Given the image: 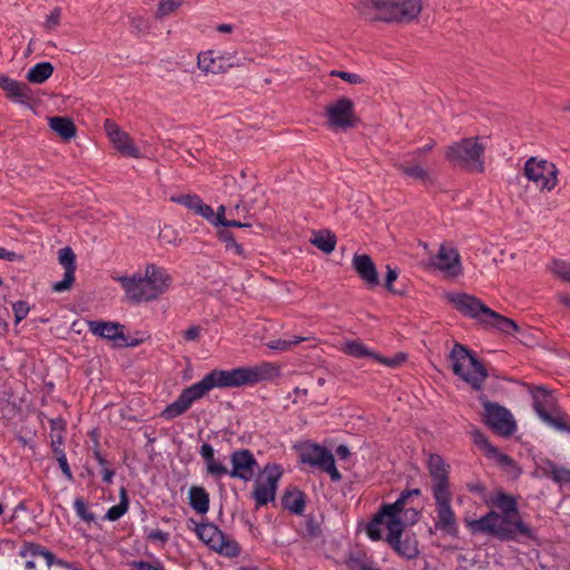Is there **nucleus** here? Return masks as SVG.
<instances>
[{
  "instance_id": "obj_4",
  "label": "nucleus",
  "mask_w": 570,
  "mask_h": 570,
  "mask_svg": "<svg viewBox=\"0 0 570 570\" xmlns=\"http://www.w3.org/2000/svg\"><path fill=\"white\" fill-rule=\"evenodd\" d=\"M199 453L205 462L207 474L215 480L229 475L247 482L253 479L258 468L257 460L248 449H239L230 453V470L215 458L214 449L209 443H203Z\"/></svg>"
},
{
  "instance_id": "obj_58",
  "label": "nucleus",
  "mask_w": 570,
  "mask_h": 570,
  "mask_svg": "<svg viewBox=\"0 0 570 570\" xmlns=\"http://www.w3.org/2000/svg\"><path fill=\"white\" fill-rule=\"evenodd\" d=\"M50 433L63 434L66 431V420L61 416H57L49 420Z\"/></svg>"
},
{
  "instance_id": "obj_1",
  "label": "nucleus",
  "mask_w": 570,
  "mask_h": 570,
  "mask_svg": "<svg viewBox=\"0 0 570 570\" xmlns=\"http://www.w3.org/2000/svg\"><path fill=\"white\" fill-rule=\"evenodd\" d=\"M429 472L432 479V495L435 501L434 529L444 534L456 537L459 525L452 509V491L450 489L449 465L439 454H431Z\"/></svg>"
},
{
  "instance_id": "obj_15",
  "label": "nucleus",
  "mask_w": 570,
  "mask_h": 570,
  "mask_svg": "<svg viewBox=\"0 0 570 570\" xmlns=\"http://www.w3.org/2000/svg\"><path fill=\"white\" fill-rule=\"evenodd\" d=\"M197 66L206 75H217L239 66V61L235 52L220 53L215 50H208L197 56Z\"/></svg>"
},
{
  "instance_id": "obj_28",
  "label": "nucleus",
  "mask_w": 570,
  "mask_h": 570,
  "mask_svg": "<svg viewBox=\"0 0 570 570\" xmlns=\"http://www.w3.org/2000/svg\"><path fill=\"white\" fill-rule=\"evenodd\" d=\"M217 237L225 244V250L238 257L240 261H245L249 257V253L245 249L244 244L239 242L240 237L234 235L228 229H219Z\"/></svg>"
},
{
  "instance_id": "obj_14",
  "label": "nucleus",
  "mask_w": 570,
  "mask_h": 570,
  "mask_svg": "<svg viewBox=\"0 0 570 570\" xmlns=\"http://www.w3.org/2000/svg\"><path fill=\"white\" fill-rule=\"evenodd\" d=\"M387 529L386 541L394 551L406 559H413L419 554L417 541L414 537L403 535V523L401 520H393Z\"/></svg>"
},
{
  "instance_id": "obj_49",
  "label": "nucleus",
  "mask_w": 570,
  "mask_h": 570,
  "mask_svg": "<svg viewBox=\"0 0 570 570\" xmlns=\"http://www.w3.org/2000/svg\"><path fill=\"white\" fill-rule=\"evenodd\" d=\"M12 311L14 315V323L19 324L28 316L30 312V305L26 301H17L12 304Z\"/></svg>"
},
{
  "instance_id": "obj_18",
  "label": "nucleus",
  "mask_w": 570,
  "mask_h": 570,
  "mask_svg": "<svg viewBox=\"0 0 570 570\" xmlns=\"http://www.w3.org/2000/svg\"><path fill=\"white\" fill-rule=\"evenodd\" d=\"M205 396L204 391L199 383H194L190 386L184 389L178 397L168 404L161 412V417L165 420H174L179 415L184 414L190 409L194 402Z\"/></svg>"
},
{
  "instance_id": "obj_43",
  "label": "nucleus",
  "mask_w": 570,
  "mask_h": 570,
  "mask_svg": "<svg viewBox=\"0 0 570 570\" xmlns=\"http://www.w3.org/2000/svg\"><path fill=\"white\" fill-rule=\"evenodd\" d=\"M343 351L353 357H372L374 358L375 352L368 350L361 341H348L345 343Z\"/></svg>"
},
{
  "instance_id": "obj_24",
  "label": "nucleus",
  "mask_w": 570,
  "mask_h": 570,
  "mask_svg": "<svg viewBox=\"0 0 570 570\" xmlns=\"http://www.w3.org/2000/svg\"><path fill=\"white\" fill-rule=\"evenodd\" d=\"M124 288L127 298L134 303L151 302L153 297L148 296L147 284L141 274L132 276H119L115 278Z\"/></svg>"
},
{
  "instance_id": "obj_52",
  "label": "nucleus",
  "mask_w": 570,
  "mask_h": 570,
  "mask_svg": "<svg viewBox=\"0 0 570 570\" xmlns=\"http://www.w3.org/2000/svg\"><path fill=\"white\" fill-rule=\"evenodd\" d=\"M401 514L403 518L401 519L403 527L406 524L412 525L419 521L421 517V511L414 507H409L404 511H402Z\"/></svg>"
},
{
  "instance_id": "obj_7",
  "label": "nucleus",
  "mask_w": 570,
  "mask_h": 570,
  "mask_svg": "<svg viewBox=\"0 0 570 570\" xmlns=\"http://www.w3.org/2000/svg\"><path fill=\"white\" fill-rule=\"evenodd\" d=\"M484 150L485 147L480 142V137H470L449 146L444 155L453 166L483 173L485 169Z\"/></svg>"
},
{
  "instance_id": "obj_63",
  "label": "nucleus",
  "mask_w": 570,
  "mask_h": 570,
  "mask_svg": "<svg viewBox=\"0 0 570 570\" xmlns=\"http://www.w3.org/2000/svg\"><path fill=\"white\" fill-rule=\"evenodd\" d=\"M293 395H294V399H293V403L294 404L304 403L306 401L307 395H308V390L307 389L295 387L293 390Z\"/></svg>"
},
{
  "instance_id": "obj_30",
  "label": "nucleus",
  "mask_w": 570,
  "mask_h": 570,
  "mask_svg": "<svg viewBox=\"0 0 570 570\" xmlns=\"http://www.w3.org/2000/svg\"><path fill=\"white\" fill-rule=\"evenodd\" d=\"M282 505L289 512L301 515L306 505V495L297 488H287L282 497Z\"/></svg>"
},
{
  "instance_id": "obj_46",
  "label": "nucleus",
  "mask_w": 570,
  "mask_h": 570,
  "mask_svg": "<svg viewBox=\"0 0 570 570\" xmlns=\"http://www.w3.org/2000/svg\"><path fill=\"white\" fill-rule=\"evenodd\" d=\"M222 547H215L213 550L227 557H235L239 553V546L236 541L229 540L225 534L222 540Z\"/></svg>"
},
{
  "instance_id": "obj_13",
  "label": "nucleus",
  "mask_w": 570,
  "mask_h": 570,
  "mask_svg": "<svg viewBox=\"0 0 570 570\" xmlns=\"http://www.w3.org/2000/svg\"><path fill=\"white\" fill-rule=\"evenodd\" d=\"M283 474V470L278 464H266L263 470V480H258L253 491V498L256 508L273 502L276 497L277 484Z\"/></svg>"
},
{
  "instance_id": "obj_41",
  "label": "nucleus",
  "mask_w": 570,
  "mask_h": 570,
  "mask_svg": "<svg viewBox=\"0 0 570 570\" xmlns=\"http://www.w3.org/2000/svg\"><path fill=\"white\" fill-rule=\"evenodd\" d=\"M336 240L337 239L334 233L324 229L315 233L314 237L311 239V243L322 252L330 254L335 249Z\"/></svg>"
},
{
  "instance_id": "obj_54",
  "label": "nucleus",
  "mask_w": 570,
  "mask_h": 570,
  "mask_svg": "<svg viewBox=\"0 0 570 570\" xmlns=\"http://www.w3.org/2000/svg\"><path fill=\"white\" fill-rule=\"evenodd\" d=\"M331 76L333 77H338L341 78L342 80L348 82V83H353V85H357V83H363L364 82V79L357 75V73H352V72H347V71H340V70H332Z\"/></svg>"
},
{
  "instance_id": "obj_53",
  "label": "nucleus",
  "mask_w": 570,
  "mask_h": 570,
  "mask_svg": "<svg viewBox=\"0 0 570 570\" xmlns=\"http://www.w3.org/2000/svg\"><path fill=\"white\" fill-rule=\"evenodd\" d=\"M184 0H161L158 7L159 16H168L181 6Z\"/></svg>"
},
{
  "instance_id": "obj_35",
  "label": "nucleus",
  "mask_w": 570,
  "mask_h": 570,
  "mask_svg": "<svg viewBox=\"0 0 570 570\" xmlns=\"http://www.w3.org/2000/svg\"><path fill=\"white\" fill-rule=\"evenodd\" d=\"M189 504L199 514L209 510V494L203 487L193 485L189 489Z\"/></svg>"
},
{
  "instance_id": "obj_26",
  "label": "nucleus",
  "mask_w": 570,
  "mask_h": 570,
  "mask_svg": "<svg viewBox=\"0 0 570 570\" xmlns=\"http://www.w3.org/2000/svg\"><path fill=\"white\" fill-rule=\"evenodd\" d=\"M352 266L370 288L376 287L380 284L376 266L370 255L355 254Z\"/></svg>"
},
{
  "instance_id": "obj_29",
  "label": "nucleus",
  "mask_w": 570,
  "mask_h": 570,
  "mask_svg": "<svg viewBox=\"0 0 570 570\" xmlns=\"http://www.w3.org/2000/svg\"><path fill=\"white\" fill-rule=\"evenodd\" d=\"M473 442L484 451V454L490 458L497 460L502 465H511L513 463V460L499 451L498 448L492 445L488 438L480 431H475L473 433Z\"/></svg>"
},
{
  "instance_id": "obj_27",
  "label": "nucleus",
  "mask_w": 570,
  "mask_h": 570,
  "mask_svg": "<svg viewBox=\"0 0 570 570\" xmlns=\"http://www.w3.org/2000/svg\"><path fill=\"white\" fill-rule=\"evenodd\" d=\"M170 200L180 204L190 210H194L197 215L204 218H209L213 216V208L205 204L203 199L196 194L173 196Z\"/></svg>"
},
{
  "instance_id": "obj_55",
  "label": "nucleus",
  "mask_w": 570,
  "mask_h": 570,
  "mask_svg": "<svg viewBox=\"0 0 570 570\" xmlns=\"http://www.w3.org/2000/svg\"><path fill=\"white\" fill-rule=\"evenodd\" d=\"M399 273L395 268H392L390 265L386 266V275H385V287L389 292L397 295H402L403 292L395 289L393 287V282L397 279Z\"/></svg>"
},
{
  "instance_id": "obj_61",
  "label": "nucleus",
  "mask_w": 570,
  "mask_h": 570,
  "mask_svg": "<svg viewBox=\"0 0 570 570\" xmlns=\"http://www.w3.org/2000/svg\"><path fill=\"white\" fill-rule=\"evenodd\" d=\"M435 145H436L435 140L431 139L430 142L426 144L425 146L417 148V149L413 150L412 153L406 154L405 156L417 159L419 157L430 153L435 147Z\"/></svg>"
},
{
  "instance_id": "obj_45",
  "label": "nucleus",
  "mask_w": 570,
  "mask_h": 570,
  "mask_svg": "<svg viewBox=\"0 0 570 570\" xmlns=\"http://www.w3.org/2000/svg\"><path fill=\"white\" fill-rule=\"evenodd\" d=\"M73 509L81 520L88 523L95 521V514L88 510L87 503L83 498L78 497L75 499Z\"/></svg>"
},
{
  "instance_id": "obj_62",
  "label": "nucleus",
  "mask_w": 570,
  "mask_h": 570,
  "mask_svg": "<svg viewBox=\"0 0 570 570\" xmlns=\"http://www.w3.org/2000/svg\"><path fill=\"white\" fill-rule=\"evenodd\" d=\"M57 461H58L59 468H60L62 474L65 475V478L68 481H72L73 480V474H72L71 469H70V466L68 464L67 456L58 458Z\"/></svg>"
},
{
  "instance_id": "obj_59",
  "label": "nucleus",
  "mask_w": 570,
  "mask_h": 570,
  "mask_svg": "<svg viewBox=\"0 0 570 570\" xmlns=\"http://www.w3.org/2000/svg\"><path fill=\"white\" fill-rule=\"evenodd\" d=\"M365 556L351 557L347 564L352 570H373L364 561Z\"/></svg>"
},
{
  "instance_id": "obj_31",
  "label": "nucleus",
  "mask_w": 570,
  "mask_h": 570,
  "mask_svg": "<svg viewBox=\"0 0 570 570\" xmlns=\"http://www.w3.org/2000/svg\"><path fill=\"white\" fill-rule=\"evenodd\" d=\"M392 165L399 173L406 177L419 179L421 181H428L430 179L429 171L414 158L413 161L393 159Z\"/></svg>"
},
{
  "instance_id": "obj_6",
  "label": "nucleus",
  "mask_w": 570,
  "mask_h": 570,
  "mask_svg": "<svg viewBox=\"0 0 570 570\" xmlns=\"http://www.w3.org/2000/svg\"><path fill=\"white\" fill-rule=\"evenodd\" d=\"M453 373L468 383L474 391H481L488 377V370L475 354L460 343H455L450 353Z\"/></svg>"
},
{
  "instance_id": "obj_11",
  "label": "nucleus",
  "mask_w": 570,
  "mask_h": 570,
  "mask_svg": "<svg viewBox=\"0 0 570 570\" xmlns=\"http://www.w3.org/2000/svg\"><path fill=\"white\" fill-rule=\"evenodd\" d=\"M302 463L317 468L330 475L334 482L342 480V474L335 466V459L331 451L318 444H307L299 453Z\"/></svg>"
},
{
  "instance_id": "obj_5",
  "label": "nucleus",
  "mask_w": 570,
  "mask_h": 570,
  "mask_svg": "<svg viewBox=\"0 0 570 570\" xmlns=\"http://www.w3.org/2000/svg\"><path fill=\"white\" fill-rule=\"evenodd\" d=\"M357 9L367 21L407 23L422 11V0H362Z\"/></svg>"
},
{
  "instance_id": "obj_36",
  "label": "nucleus",
  "mask_w": 570,
  "mask_h": 570,
  "mask_svg": "<svg viewBox=\"0 0 570 570\" xmlns=\"http://www.w3.org/2000/svg\"><path fill=\"white\" fill-rule=\"evenodd\" d=\"M540 419L558 431L570 433V417L563 412L551 413L540 410Z\"/></svg>"
},
{
  "instance_id": "obj_33",
  "label": "nucleus",
  "mask_w": 570,
  "mask_h": 570,
  "mask_svg": "<svg viewBox=\"0 0 570 570\" xmlns=\"http://www.w3.org/2000/svg\"><path fill=\"white\" fill-rule=\"evenodd\" d=\"M198 538L205 542L210 549L222 547L224 533L214 523H200L196 527Z\"/></svg>"
},
{
  "instance_id": "obj_12",
  "label": "nucleus",
  "mask_w": 570,
  "mask_h": 570,
  "mask_svg": "<svg viewBox=\"0 0 570 570\" xmlns=\"http://www.w3.org/2000/svg\"><path fill=\"white\" fill-rule=\"evenodd\" d=\"M327 126L331 129L347 130L358 124V117L354 110V102L346 97H342L328 105L325 110Z\"/></svg>"
},
{
  "instance_id": "obj_40",
  "label": "nucleus",
  "mask_w": 570,
  "mask_h": 570,
  "mask_svg": "<svg viewBox=\"0 0 570 570\" xmlns=\"http://www.w3.org/2000/svg\"><path fill=\"white\" fill-rule=\"evenodd\" d=\"M53 66L50 62H39L31 67L27 73V80L31 83H43L53 73Z\"/></svg>"
},
{
  "instance_id": "obj_10",
  "label": "nucleus",
  "mask_w": 570,
  "mask_h": 570,
  "mask_svg": "<svg viewBox=\"0 0 570 570\" xmlns=\"http://www.w3.org/2000/svg\"><path fill=\"white\" fill-rule=\"evenodd\" d=\"M480 399L484 407V423L498 435L511 436L517 430V424L510 411L498 403Z\"/></svg>"
},
{
  "instance_id": "obj_3",
  "label": "nucleus",
  "mask_w": 570,
  "mask_h": 570,
  "mask_svg": "<svg viewBox=\"0 0 570 570\" xmlns=\"http://www.w3.org/2000/svg\"><path fill=\"white\" fill-rule=\"evenodd\" d=\"M466 525L474 534H488L502 541L535 538L533 530L522 521L520 514L490 511L479 519L468 521Z\"/></svg>"
},
{
  "instance_id": "obj_19",
  "label": "nucleus",
  "mask_w": 570,
  "mask_h": 570,
  "mask_svg": "<svg viewBox=\"0 0 570 570\" xmlns=\"http://www.w3.org/2000/svg\"><path fill=\"white\" fill-rule=\"evenodd\" d=\"M89 331L101 338L112 341L117 346H137L139 341H128L124 334V325L108 321H88Z\"/></svg>"
},
{
  "instance_id": "obj_8",
  "label": "nucleus",
  "mask_w": 570,
  "mask_h": 570,
  "mask_svg": "<svg viewBox=\"0 0 570 570\" xmlns=\"http://www.w3.org/2000/svg\"><path fill=\"white\" fill-rule=\"evenodd\" d=\"M421 495L420 489L404 490L393 503H384L366 525V534L370 539L377 541L382 539V525H391L393 520H401V512L404 511L413 498Z\"/></svg>"
},
{
  "instance_id": "obj_50",
  "label": "nucleus",
  "mask_w": 570,
  "mask_h": 570,
  "mask_svg": "<svg viewBox=\"0 0 570 570\" xmlns=\"http://www.w3.org/2000/svg\"><path fill=\"white\" fill-rule=\"evenodd\" d=\"M552 272L563 282L570 283V262L554 261Z\"/></svg>"
},
{
  "instance_id": "obj_34",
  "label": "nucleus",
  "mask_w": 570,
  "mask_h": 570,
  "mask_svg": "<svg viewBox=\"0 0 570 570\" xmlns=\"http://www.w3.org/2000/svg\"><path fill=\"white\" fill-rule=\"evenodd\" d=\"M49 127L66 141L73 138L77 132L73 121L68 117H50Z\"/></svg>"
},
{
  "instance_id": "obj_17",
  "label": "nucleus",
  "mask_w": 570,
  "mask_h": 570,
  "mask_svg": "<svg viewBox=\"0 0 570 570\" xmlns=\"http://www.w3.org/2000/svg\"><path fill=\"white\" fill-rule=\"evenodd\" d=\"M20 556L24 560L26 569L50 568L53 564L66 567L61 560H56L52 552L38 543H26L20 550Z\"/></svg>"
},
{
  "instance_id": "obj_25",
  "label": "nucleus",
  "mask_w": 570,
  "mask_h": 570,
  "mask_svg": "<svg viewBox=\"0 0 570 570\" xmlns=\"http://www.w3.org/2000/svg\"><path fill=\"white\" fill-rule=\"evenodd\" d=\"M106 130L108 137L116 150L125 156L138 158L140 157L139 149L132 144L131 138L128 134L122 131L116 124L107 120Z\"/></svg>"
},
{
  "instance_id": "obj_2",
  "label": "nucleus",
  "mask_w": 570,
  "mask_h": 570,
  "mask_svg": "<svg viewBox=\"0 0 570 570\" xmlns=\"http://www.w3.org/2000/svg\"><path fill=\"white\" fill-rule=\"evenodd\" d=\"M278 375V368L273 363L263 362L255 366H243L232 370H213L198 383L205 395L212 389L239 387L254 385L262 381H268Z\"/></svg>"
},
{
  "instance_id": "obj_51",
  "label": "nucleus",
  "mask_w": 570,
  "mask_h": 570,
  "mask_svg": "<svg viewBox=\"0 0 570 570\" xmlns=\"http://www.w3.org/2000/svg\"><path fill=\"white\" fill-rule=\"evenodd\" d=\"M405 358H406V356L403 353H399V354L394 355L393 357H385L377 353H375V355H374L375 361H377L379 363L384 364L389 367H392V368L401 365L405 361Z\"/></svg>"
},
{
  "instance_id": "obj_57",
  "label": "nucleus",
  "mask_w": 570,
  "mask_h": 570,
  "mask_svg": "<svg viewBox=\"0 0 570 570\" xmlns=\"http://www.w3.org/2000/svg\"><path fill=\"white\" fill-rule=\"evenodd\" d=\"M60 18H61V9L55 8L50 12V14H48L46 22H45V28L48 30L55 29L60 23Z\"/></svg>"
},
{
  "instance_id": "obj_22",
  "label": "nucleus",
  "mask_w": 570,
  "mask_h": 570,
  "mask_svg": "<svg viewBox=\"0 0 570 570\" xmlns=\"http://www.w3.org/2000/svg\"><path fill=\"white\" fill-rule=\"evenodd\" d=\"M58 261L65 268L63 278L52 284L51 289L57 293L69 291L75 283L76 255L70 247H63L58 252Z\"/></svg>"
},
{
  "instance_id": "obj_44",
  "label": "nucleus",
  "mask_w": 570,
  "mask_h": 570,
  "mask_svg": "<svg viewBox=\"0 0 570 570\" xmlns=\"http://www.w3.org/2000/svg\"><path fill=\"white\" fill-rule=\"evenodd\" d=\"M128 510V498L126 490L122 488L120 490V502L114 507H111L107 513L106 519L109 521H116L120 519Z\"/></svg>"
},
{
  "instance_id": "obj_56",
  "label": "nucleus",
  "mask_w": 570,
  "mask_h": 570,
  "mask_svg": "<svg viewBox=\"0 0 570 570\" xmlns=\"http://www.w3.org/2000/svg\"><path fill=\"white\" fill-rule=\"evenodd\" d=\"M305 533L311 538H318L322 534V529L320 522L313 518L308 517L305 521Z\"/></svg>"
},
{
  "instance_id": "obj_42",
  "label": "nucleus",
  "mask_w": 570,
  "mask_h": 570,
  "mask_svg": "<svg viewBox=\"0 0 570 570\" xmlns=\"http://www.w3.org/2000/svg\"><path fill=\"white\" fill-rule=\"evenodd\" d=\"M225 213H226L225 206L220 205L217 208V212L215 213L213 210V216L209 217V218H206V219L209 220L214 225H217V226L219 225V226H223V227H237V228H249V227H252V225L249 223H242V222L236 220V219H227L226 216H225ZM224 229H227V228H224Z\"/></svg>"
},
{
  "instance_id": "obj_32",
  "label": "nucleus",
  "mask_w": 570,
  "mask_h": 570,
  "mask_svg": "<svg viewBox=\"0 0 570 570\" xmlns=\"http://www.w3.org/2000/svg\"><path fill=\"white\" fill-rule=\"evenodd\" d=\"M483 325L485 327H494L500 332L509 335H513L518 333L520 330L518 324L513 320L505 317L493 309L490 311Z\"/></svg>"
},
{
  "instance_id": "obj_38",
  "label": "nucleus",
  "mask_w": 570,
  "mask_h": 570,
  "mask_svg": "<svg viewBox=\"0 0 570 570\" xmlns=\"http://www.w3.org/2000/svg\"><path fill=\"white\" fill-rule=\"evenodd\" d=\"M531 393L533 399V410L540 417V410L549 412L548 407H551L554 404L553 396L544 386H535Z\"/></svg>"
},
{
  "instance_id": "obj_47",
  "label": "nucleus",
  "mask_w": 570,
  "mask_h": 570,
  "mask_svg": "<svg viewBox=\"0 0 570 570\" xmlns=\"http://www.w3.org/2000/svg\"><path fill=\"white\" fill-rule=\"evenodd\" d=\"M305 338L302 336H294L293 340H273L267 343V346L272 350L287 351L298 343L303 342Z\"/></svg>"
},
{
  "instance_id": "obj_48",
  "label": "nucleus",
  "mask_w": 570,
  "mask_h": 570,
  "mask_svg": "<svg viewBox=\"0 0 570 570\" xmlns=\"http://www.w3.org/2000/svg\"><path fill=\"white\" fill-rule=\"evenodd\" d=\"M159 239L167 245H178L180 243L178 233L171 226H164L158 235Z\"/></svg>"
},
{
  "instance_id": "obj_16",
  "label": "nucleus",
  "mask_w": 570,
  "mask_h": 570,
  "mask_svg": "<svg viewBox=\"0 0 570 570\" xmlns=\"http://www.w3.org/2000/svg\"><path fill=\"white\" fill-rule=\"evenodd\" d=\"M448 298L461 314L481 324H484L491 311V308L483 304L476 296L465 293L449 294Z\"/></svg>"
},
{
  "instance_id": "obj_39",
  "label": "nucleus",
  "mask_w": 570,
  "mask_h": 570,
  "mask_svg": "<svg viewBox=\"0 0 570 570\" xmlns=\"http://www.w3.org/2000/svg\"><path fill=\"white\" fill-rule=\"evenodd\" d=\"M543 474L552 479L556 483H569L570 482V470L559 466L551 460H546L541 468Z\"/></svg>"
},
{
  "instance_id": "obj_23",
  "label": "nucleus",
  "mask_w": 570,
  "mask_h": 570,
  "mask_svg": "<svg viewBox=\"0 0 570 570\" xmlns=\"http://www.w3.org/2000/svg\"><path fill=\"white\" fill-rule=\"evenodd\" d=\"M0 87L13 102L30 106L33 101V92L30 86L7 75L0 73Z\"/></svg>"
},
{
  "instance_id": "obj_20",
  "label": "nucleus",
  "mask_w": 570,
  "mask_h": 570,
  "mask_svg": "<svg viewBox=\"0 0 570 570\" xmlns=\"http://www.w3.org/2000/svg\"><path fill=\"white\" fill-rule=\"evenodd\" d=\"M148 288V296L153 299L159 298L171 285V276L168 272L155 264H147L142 275Z\"/></svg>"
},
{
  "instance_id": "obj_21",
  "label": "nucleus",
  "mask_w": 570,
  "mask_h": 570,
  "mask_svg": "<svg viewBox=\"0 0 570 570\" xmlns=\"http://www.w3.org/2000/svg\"><path fill=\"white\" fill-rule=\"evenodd\" d=\"M432 265L450 277H456L462 273L459 252L454 247L444 244L440 246L438 254L432 257Z\"/></svg>"
},
{
  "instance_id": "obj_37",
  "label": "nucleus",
  "mask_w": 570,
  "mask_h": 570,
  "mask_svg": "<svg viewBox=\"0 0 570 570\" xmlns=\"http://www.w3.org/2000/svg\"><path fill=\"white\" fill-rule=\"evenodd\" d=\"M492 504L500 511L499 513L520 514L517 499L511 494L501 491L497 492L492 498Z\"/></svg>"
},
{
  "instance_id": "obj_60",
  "label": "nucleus",
  "mask_w": 570,
  "mask_h": 570,
  "mask_svg": "<svg viewBox=\"0 0 570 570\" xmlns=\"http://www.w3.org/2000/svg\"><path fill=\"white\" fill-rule=\"evenodd\" d=\"M147 540L153 542L158 541L161 543H166L169 540V533L160 529H155L147 534Z\"/></svg>"
},
{
  "instance_id": "obj_64",
  "label": "nucleus",
  "mask_w": 570,
  "mask_h": 570,
  "mask_svg": "<svg viewBox=\"0 0 570 570\" xmlns=\"http://www.w3.org/2000/svg\"><path fill=\"white\" fill-rule=\"evenodd\" d=\"M200 335L199 326H190L184 332V338L186 341H197Z\"/></svg>"
},
{
  "instance_id": "obj_9",
  "label": "nucleus",
  "mask_w": 570,
  "mask_h": 570,
  "mask_svg": "<svg viewBox=\"0 0 570 570\" xmlns=\"http://www.w3.org/2000/svg\"><path fill=\"white\" fill-rule=\"evenodd\" d=\"M523 173L541 190L551 191L558 185L559 170L556 164L546 159L530 157L524 164Z\"/></svg>"
}]
</instances>
